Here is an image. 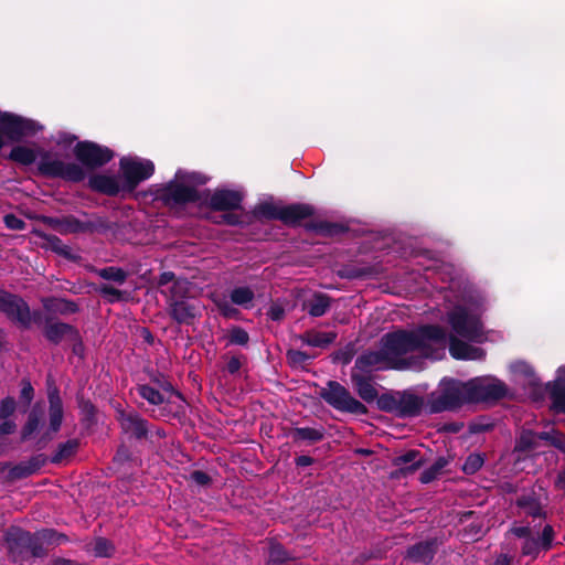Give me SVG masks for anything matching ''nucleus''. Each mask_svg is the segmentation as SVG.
Returning <instances> with one entry per match:
<instances>
[{"label":"nucleus","mask_w":565,"mask_h":565,"mask_svg":"<svg viewBox=\"0 0 565 565\" xmlns=\"http://www.w3.org/2000/svg\"><path fill=\"white\" fill-rule=\"evenodd\" d=\"M484 310V298L480 294H469L447 315L451 328L449 337L441 327L431 324L391 332L382 338L379 350L361 354L353 369L365 373L387 369H420V359H443L447 347L457 360H481L484 351L459 338L476 343L488 340L481 321Z\"/></svg>","instance_id":"nucleus-1"},{"label":"nucleus","mask_w":565,"mask_h":565,"mask_svg":"<svg viewBox=\"0 0 565 565\" xmlns=\"http://www.w3.org/2000/svg\"><path fill=\"white\" fill-rule=\"evenodd\" d=\"M207 182V177L199 172L178 170L174 179L166 184L158 196L167 205H178L188 202H195L200 205H207L217 211H230L239 207L242 196L236 191L216 190L210 193L200 190L199 186Z\"/></svg>","instance_id":"nucleus-2"},{"label":"nucleus","mask_w":565,"mask_h":565,"mask_svg":"<svg viewBox=\"0 0 565 565\" xmlns=\"http://www.w3.org/2000/svg\"><path fill=\"white\" fill-rule=\"evenodd\" d=\"M65 541V535L57 534L53 530H43L33 536L20 529H11L7 534L8 548L14 557H23L25 552H30L34 557H40L44 555L41 545L43 542L60 544Z\"/></svg>","instance_id":"nucleus-3"},{"label":"nucleus","mask_w":565,"mask_h":565,"mask_svg":"<svg viewBox=\"0 0 565 565\" xmlns=\"http://www.w3.org/2000/svg\"><path fill=\"white\" fill-rule=\"evenodd\" d=\"M463 404H467L463 382L445 377L427 396L426 409L429 414H436L455 411Z\"/></svg>","instance_id":"nucleus-4"},{"label":"nucleus","mask_w":565,"mask_h":565,"mask_svg":"<svg viewBox=\"0 0 565 565\" xmlns=\"http://www.w3.org/2000/svg\"><path fill=\"white\" fill-rule=\"evenodd\" d=\"M463 386L467 404L497 401L508 392L502 381L491 376L475 377L463 382Z\"/></svg>","instance_id":"nucleus-5"},{"label":"nucleus","mask_w":565,"mask_h":565,"mask_svg":"<svg viewBox=\"0 0 565 565\" xmlns=\"http://www.w3.org/2000/svg\"><path fill=\"white\" fill-rule=\"evenodd\" d=\"M119 167L127 193H132L140 182L149 179L154 172L152 161L140 158L124 157Z\"/></svg>","instance_id":"nucleus-6"},{"label":"nucleus","mask_w":565,"mask_h":565,"mask_svg":"<svg viewBox=\"0 0 565 565\" xmlns=\"http://www.w3.org/2000/svg\"><path fill=\"white\" fill-rule=\"evenodd\" d=\"M321 396L329 405L338 411L356 415H362L367 412L366 407L338 382H329L327 387L321 392Z\"/></svg>","instance_id":"nucleus-7"},{"label":"nucleus","mask_w":565,"mask_h":565,"mask_svg":"<svg viewBox=\"0 0 565 565\" xmlns=\"http://www.w3.org/2000/svg\"><path fill=\"white\" fill-rule=\"evenodd\" d=\"M39 169L45 175L58 177L67 181L79 182L85 179V171L79 164L64 162L52 157L49 152L41 157Z\"/></svg>","instance_id":"nucleus-8"},{"label":"nucleus","mask_w":565,"mask_h":565,"mask_svg":"<svg viewBox=\"0 0 565 565\" xmlns=\"http://www.w3.org/2000/svg\"><path fill=\"white\" fill-rule=\"evenodd\" d=\"M0 128L11 140H20L24 136L34 135L42 127L34 120L0 111ZM4 146L3 136L0 134V149Z\"/></svg>","instance_id":"nucleus-9"},{"label":"nucleus","mask_w":565,"mask_h":565,"mask_svg":"<svg viewBox=\"0 0 565 565\" xmlns=\"http://www.w3.org/2000/svg\"><path fill=\"white\" fill-rule=\"evenodd\" d=\"M0 311L23 328H29L32 315L28 303L20 297L0 290Z\"/></svg>","instance_id":"nucleus-10"},{"label":"nucleus","mask_w":565,"mask_h":565,"mask_svg":"<svg viewBox=\"0 0 565 565\" xmlns=\"http://www.w3.org/2000/svg\"><path fill=\"white\" fill-rule=\"evenodd\" d=\"M74 153L77 160L88 168L100 167L114 157V152L109 148L89 141L78 142Z\"/></svg>","instance_id":"nucleus-11"},{"label":"nucleus","mask_w":565,"mask_h":565,"mask_svg":"<svg viewBox=\"0 0 565 565\" xmlns=\"http://www.w3.org/2000/svg\"><path fill=\"white\" fill-rule=\"evenodd\" d=\"M539 440L550 441L556 448L565 450V437L555 430L541 434H536L531 430H524L518 440L516 449L520 451L534 449Z\"/></svg>","instance_id":"nucleus-12"},{"label":"nucleus","mask_w":565,"mask_h":565,"mask_svg":"<svg viewBox=\"0 0 565 565\" xmlns=\"http://www.w3.org/2000/svg\"><path fill=\"white\" fill-rule=\"evenodd\" d=\"M88 183L93 190L102 192L107 195L127 193V191L124 188L122 178H119L117 175L95 174L89 178Z\"/></svg>","instance_id":"nucleus-13"},{"label":"nucleus","mask_w":565,"mask_h":565,"mask_svg":"<svg viewBox=\"0 0 565 565\" xmlns=\"http://www.w3.org/2000/svg\"><path fill=\"white\" fill-rule=\"evenodd\" d=\"M367 373L352 370L351 381L359 396L366 403H371L377 397V390L372 380L366 376Z\"/></svg>","instance_id":"nucleus-14"},{"label":"nucleus","mask_w":565,"mask_h":565,"mask_svg":"<svg viewBox=\"0 0 565 565\" xmlns=\"http://www.w3.org/2000/svg\"><path fill=\"white\" fill-rule=\"evenodd\" d=\"M424 406L426 407V404L422 397L411 393L399 394L397 415L401 417H415L422 413Z\"/></svg>","instance_id":"nucleus-15"},{"label":"nucleus","mask_w":565,"mask_h":565,"mask_svg":"<svg viewBox=\"0 0 565 565\" xmlns=\"http://www.w3.org/2000/svg\"><path fill=\"white\" fill-rule=\"evenodd\" d=\"M550 394L553 409L565 414V366L557 370L556 379L551 384Z\"/></svg>","instance_id":"nucleus-16"},{"label":"nucleus","mask_w":565,"mask_h":565,"mask_svg":"<svg viewBox=\"0 0 565 565\" xmlns=\"http://www.w3.org/2000/svg\"><path fill=\"white\" fill-rule=\"evenodd\" d=\"M312 214L313 209L308 204L282 205L280 221L285 224L295 225Z\"/></svg>","instance_id":"nucleus-17"},{"label":"nucleus","mask_w":565,"mask_h":565,"mask_svg":"<svg viewBox=\"0 0 565 565\" xmlns=\"http://www.w3.org/2000/svg\"><path fill=\"white\" fill-rule=\"evenodd\" d=\"M160 287H164L172 284L169 290H162L163 294L169 295V298H182L188 290V282L185 280H175L174 274L171 271H164L160 275L159 281Z\"/></svg>","instance_id":"nucleus-18"},{"label":"nucleus","mask_w":565,"mask_h":565,"mask_svg":"<svg viewBox=\"0 0 565 565\" xmlns=\"http://www.w3.org/2000/svg\"><path fill=\"white\" fill-rule=\"evenodd\" d=\"M180 298H174L170 300V315L171 317L179 323H190V321L195 317V308L188 303L186 301L179 300Z\"/></svg>","instance_id":"nucleus-19"},{"label":"nucleus","mask_w":565,"mask_h":565,"mask_svg":"<svg viewBox=\"0 0 565 565\" xmlns=\"http://www.w3.org/2000/svg\"><path fill=\"white\" fill-rule=\"evenodd\" d=\"M436 553V541L420 542L407 551V556L414 562L428 564Z\"/></svg>","instance_id":"nucleus-20"},{"label":"nucleus","mask_w":565,"mask_h":565,"mask_svg":"<svg viewBox=\"0 0 565 565\" xmlns=\"http://www.w3.org/2000/svg\"><path fill=\"white\" fill-rule=\"evenodd\" d=\"M137 391L139 395L148 401L152 405H160L164 403L166 401V394L173 393V390L170 385H167L162 388V391H159L150 385H139L137 387Z\"/></svg>","instance_id":"nucleus-21"},{"label":"nucleus","mask_w":565,"mask_h":565,"mask_svg":"<svg viewBox=\"0 0 565 565\" xmlns=\"http://www.w3.org/2000/svg\"><path fill=\"white\" fill-rule=\"evenodd\" d=\"M50 402V429L52 433H56L62 424L63 418V407L62 402L56 392H51L49 394Z\"/></svg>","instance_id":"nucleus-22"},{"label":"nucleus","mask_w":565,"mask_h":565,"mask_svg":"<svg viewBox=\"0 0 565 565\" xmlns=\"http://www.w3.org/2000/svg\"><path fill=\"white\" fill-rule=\"evenodd\" d=\"M120 422L125 430L132 431L137 437H142L147 433L146 422L137 414L120 413Z\"/></svg>","instance_id":"nucleus-23"},{"label":"nucleus","mask_w":565,"mask_h":565,"mask_svg":"<svg viewBox=\"0 0 565 565\" xmlns=\"http://www.w3.org/2000/svg\"><path fill=\"white\" fill-rule=\"evenodd\" d=\"M36 151L25 146L14 147L9 156L11 160L24 166L33 163L36 160Z\"/></svg>","instance_id":"nucleus-24"},{"label":"nucleus","mask_w":565,"mask_h":565,"mask_svg":"<svg viewBox=\"0 0 565 565\" xmlns=\"http://www.w3.org/2000/svg\"><path fill=\"white\" fill-rule=\"evenodd\" d=\"M335 339L332 332H308L303 340L310 347L326 348L331 344Z\"/></svg>","instance_id":"nucleus-25"},{"label":"nucleus","mask_w":565,"mask_h":565,"mask_svg":"<svg viewBox=\"0 0 565 565\" xmlns=\"http://www.w3.org/2000/svg\"><path fill=\"white\" fill-rule=\"evenodd\" d=\"M231 301L237 306L249 308L254 300V291L248 287H236L231 291Z\"/></svg>","instance_id":"nucleus-26"},{"label":"nucleus","mask_w":565,"mask_h":565,"mask_svg":"<svg viewBox=\"0 0 565 565\" xmlns=\"http://www.w3.org/2000/svg\"><path fill=\"white\" fill-rule=\"evenodd\" d=\"M395 463L405 471H414L420 466L422 458H419L418 451L409 450L406 454L398 456L395 459Z\"/></svg>","instance_id":"nucleus-27"},{"label":"nucleus","mask_w":565,"mask_h":565,"mask_svg":"<svg viewBox=\"0 0 565 565\" xmlns=\"http://www.w3.org/2000/svg\"><path fill=\"white\" fill-rule=\"evenodd\" d=\"M330 307L329 298L324 295H316L308 305V311L312 317L323 316Z\"/></svg>","instance_id":"nucleus-28"},{"label":"nucleus","mask_w":565,"mask_h":565,"mask_svg":"<svg viewBox=\"0 0 565 565\" xmlns=\"http://www.w3.org/2000/svg\"><path fill=\"white\" fill-rule=\"evenodd\" d=\"M296 440H308L310 443L319 441L323 438V431L318 428L300 427L294 431Z\"/></svg>","instance_id":"nucleus-29"},{"label":"nucleus","mask_w":565,"mask_h":565,"mask_svg":"<svg viewBox=\"0 0 565 565\" xmlns=\"http://www.w3.org/2000/svg\"><path fill=\"white\" fill-rule=\"evenodd\" d=\"M71 331L72 328L66 323H52L47 326L45 335L50 341L57 343Z\"/></svg>","instance_id":"nucleus-30"},{"label":"nucleus","mask_w":565,"mask_h":565,"mask_svg":"<svg viewBox=\"0 0 565 565\" xmlns=\"http://www.w3.org/2000/svg\"><path fill=\"white\" fill-rule=\"evenodd\" d=\"M282 205L263 203L256 207V214L269 220H280Z\"/></svg>","instance_id":"nucleus-31"},{"label":"nucleus","mask_w":565,"mask_h":565,"mask_svg":"<svg viewBox=\"0 0 565 565\" xmlns=\"http://www.w3.org/2000/svg\"><path fill=\"white\" fill-rule=\"evenodd\" d=\"M77 446L78 444L76 440H67L58 446L57 451L52 457V462L58 463L62 462L64 459L71 457L75 452Z\"/></svg>","instance_id":"nucleus-32"},{"label":"nucleus","mask_w":565,"mask_h":565,"mask_svg":"<svg viewBox=\"0 0 565 565\" xmlns=\"http://www.w3.org/2000/svg\"><path fill=\"white\" fill-rule=\"evenodd\" d=\"M98 275L107 280H113L118 284H122L127 278V273L121 268L106 267L98 271Z\"/></svg>","instance_id":"nucleus-33"},{"label":"nucleus","mask_w":565,"mask_h":565,"mask_svg":"<svg viewBox=\"0 0 565 565\" xmlns=\"http://www.w3.org/2000/svg\"><path fill=\"white\" fill-rule=\"evenodd\" d=\"M92 551L97 557H110L114 553V546L108 540L98 537L95 541Z\"/></svg>","instance_id":"nucleus-34"},{"label":"nucleus","mask_w":565,"mask_h":565,"mask_svg":"<svg viewBox=\"0 0 565 565\" xmlns=\"http://www.w3.org/2000/svg\"><path fill=\"white\" fill-rule=\"evenodd\" d=\"M287 559V553L280 544H271L268 552V563L278 565Z\"/></svg>","instance_id":"nucleus-35"},{"label":"nucleus","mask_w":565,"mask_h":565,"mask_svg":"<svg viewBox=\"0 0 565 565\" xmlns=\"http://www.w3.org/2000/svg\"><path fill=\"white\" fill-rule=\"evenodd\" d=\"M228 338H230L231 344H237V345H246L249 340L248 333L239 327H234L230 331Z\"/></svg>","instance_id":"nucleus-36"},{"label":"nucleus","mask_w":565,"mask_h":565,"mask_svg":"<svg viewBox=\"0 0 565 565\" xmlns=\"http://www.w3.org/2000/svg\"><path fill=\"white\" fill-rule=\"evenodd\" d=\"M380 408L386 412H392L397 415L398 409V395H383L379 399Z\"/></svg>","instance_id":"nucleus-37"},{"label":"nucleus","mask_w":565,"mask_h":565,"mask_svg":"<svg viewBox=\"0 0 565 565\" xmlns=\"http://www.w3.org/2000/svg\"><path fill=\"white\" fill-rule=\"evenodd\" d=\"M482 463L483 459L480 455H470L463 463V471L466 473H475L477 470L481 468Z\"/></svg>","instance_id":"nucleus-38"},{"label":"nucleus","mask_w":565,"mask_h":565,"mask_svg":"<svg viewBox=\"0 0 565 565\" xmlns=\"http://www.w3.org/2000/svg\"><path fill=\"white\" fill-rule=\"evenodd\" d=\"M541 550H543L541 543L535 537H526L522 546L524 555L536 556Z\"/></svg>","instance_id":"nucleus-39"},{"label":"nucleus","mask_w":565,"mask_h":565,"mask_svg":"<svg viewBox=\"0 0 565 565\" xmlns=\"http://www.w3.org/2000/svg\"><path fill=\"white\" fill-rule=\"evenodd\" d=\"M46 241H47V244L56 253L61 254V255H65V256H68L70 255V247L64 245L62 243V241L54 236V235H50L46 237Z\"/></svg>","instance_id":"nucleus-40"},{"label":"nucleus","mask_w":565,"mask_h":565,"mask_svg":"<svg viewBox=\"0 0 565 565\" xmlns=\"http://www.w3.org/2000/svg\"><path fill=\"white\" fill-rule=\"evenodd\" d=\"M214 301L224 317L234 318L238 315L237 309H235L226 299H215Z\"/></svg>","instance_id":"nucleus-41"},{"label":"nucleus","mask_w":565,"mask_h":565,"mask_svg":"<svg viewBox=\"0 0 565 565\" xmlns=\"http://www.w3.org/2000/svg\"><path fill=\"white\" fill-rule=\"evenodd\" d=\"M4 224L8 228L14 230V231H22L25 228V222L15 216L14 214H7L3 217Z\"/></svg>","instance_id":"nucleus-42"},{"label":"nucleus","mask_w":565,"mask_h":565,"mask_svg":"<svg viewBox=\"0 0 565 565\" xmlns=\"http://www.w3.org/2000/svg\"><path fill=\"white\" fill-rule=\"evenodd\" d=\"M39 423V417L35 414H31L22 429V439H28L38 429Z\"/></svg>","instance_id":"nucleus-43"},{"label":"nucleus","mask_w":565,"mask_h":565,"mask_svg":"<svg viewBox=\"0 0 565 565\" xmlns=\"http://www.w3.org/2000/svg\"><path fill=\"white\" fill-rule=\"evenodd\" d=\"M444 465L443 463H435L430 468L426 469L422 475H420V481L423 483H429L431 482L437 476L438 473L440 472V470L443 469Z\"/></svg>","instance_id":"nucleus-44"},{"label":"nucleus","mask_w":565,"mask_h":565,"mask_svg":"<svg viewBox=\"0 0 565 565\" xmlns=\"http://www.w3.org/2000/svg\"><path fill=\"white\" fill-rule=\"evenodd\" d=\"M15 409V402L11 397L4 398L0 404V418H9Z\"/></svg>","instance_id":"nucleus-45"},{"label":"nucleus","mask_w":565,"mask_h":565,"mask_svg":"<svg viewBox=\"0 0 565 565\" xmlns=\"http://www.w3.org/2000/svg\"><path fill=\"white\" fill-rule=\"evenodd\" d=\"M99 290L104 296L109 297L110 301L120 300L121 296H122V292L120 290H118L109 285H102Z\"/></svg>","instance_id":"nucleus-46"},{"label":"nucleus","mask_w":565,"mask_h":565,"mask_svg":"<svg viewBox=\"0 0 565 565\" xmlns=\"http://www.w3.org/2000/svg\"><path fill=\"white\" fill-rule=\"evenodd\" d=\"M541 543L543 550H547L551 546L553 540V529L550 525H546L543 529L541 539H537Z\"/></svg>","instance_id":"nucleus-47"},{"label":"nucleus","mask_w":565,"mask_h":565,"mask_svg":"<svg viewBox=\"0 0 565 565\" xmlns=\"http://www.w3.org/2000/svg\"><path fill=\"white\" fill-rule=\"evenodd\" d=\"M21 398L30 403L33 398V387L29 381L22 382Z\"/></svg>","instance_id":"nucleus-48"},{"label":"nucleus","mask_w":565,"mask_h":565,"mask_svg":"<svg viewBox=\"0 0 565 565\" xmlns=\"http://www.w3.org/2000/svg\"><path fill=\"white\" fill-rule=\"evenodd\" d=\"M191 479L200 486H205L210 481V477L205 472L200 470L193 471L191 473Z\"/></svg>","instance_id":"nucleus-49"},{"label":"nucleus","mask_w":565,"mask_h":565,"mask_svg":"<svg viewBox=\"0 0 565 565\" xmlns=\"http://www.w3.org/2000/svg\"><path fill=\"white\" fill-rule=\"evenodd\" d=\"M3 422L0 424V435H9L15 430V424L9 418H2Z\"/></svg>","instance_id":"nucleus-50"},{"label":"nucleus","mask_w":565,"mask_h":565,"mask_svg":"<svg viewBox=\"0 0 565 565\" xmlns=\"http://www.w3.org/2000/svg\"><path fill=\"white\" fill-rule=\"evenodd\" d=\"M268 316L270 317L271 320H280L284 317V309L280 308L279 306H271L268 311Z\"/></svg>","instance_id":"nucleus-51"},{"label":"nucleus","mask_w":565,"mask_h":565,"mask_svg":"<svg viewBox=\"0 0 565 565\" xmlns=\"http://www.w3.org/2000/svg\"><path fill=\"white\" fill-rule=\"evenodd\" d=\"M226 369L231 374L238 372V370L241 369L239 359L236 356L231 358L230 361L227 362Z\"/></svg>","instance_id":"nucleus-52"},{"label":"nucleus","mask_w":565,"mask_h":565,"mask_svg":"<svg viewBox=\"0 0 565 565\" xmlns=\"http://www.w3.org/2000/svg\"><path fill=\"white\" fill-rule=\"evenodd\" d=\"M512 370H513L514 372H520V373H523V374H525V375H530V374H532V370H531V367H530L527 364L523 363V362L514 363V364L512 365Z\"/></svg>","instance_id":"nucleus-53"},{"label":"nucleus","mask_w":565,"mask_h":565,"mask_svg":"<svg viewBox=\"0 0 565 565\" xmlns=\"http://www.w3.org/2000/svg\"><path fill=\"white\" fill-rule=\"evenodd\" d=\"M511 531L518 537H525L526 539L527 535L530 534V529L526 527V526L513 527Z\"/></svg>","instance_id":"nucleus-54"},{"label":"nucleus","mask_w":565,"mask_h":565,"mask_svg":"<svg viewBox=\"0 0 565 565\" xmlns=\"http://www.w3.org/2000/svg\"><path fill=\"white\" fill-rule=\"evenodd\" d=\"M76 139L75 136H71V135H66V134H61L57 138V143L61 145V143H72L74 140Z\"/></svg>","instance_id":"nucleus-55"},{"label":"nucleus","mask_w":565,"mask_h":565,"mask_svg":"<svg viewBox=\"0 0 565 565\" xmlns=\"http://www.w3.org/2000/svg\"><path fill=\"white\" fill-rule=\"evenodd\" d=\"M296 463H297V466H300V467L310 466L312 463V458H310L309 456H299L296 459Z\"/></svg>","instance_id":"nucleus-56"},{"label":"nucleus","mask_w":565,"mask_h":565,"mask_svg":"<svg viewBox=\"0 0 565 565\" xmlns=\"http://www.w3.org/2000/svg\"><path fill=\"white\" fill-rule=\"evenodd\" d=\"M556 487L559 489H565V470L558 475Z\"/></svg>","instance_id":"nucleus-57"},{"label":"nucleus","mask_w":565,"mask_h":565,"mask_svg":"<svg viewBox=\"0 0 565 565\" xmlns=\"http://www.w3.org/2000/svg\"><path fill=\"white\" fill-rule=\"evenodd\" d=\"M494 565H510V561L505 555H501L497 558Z\"/></svg>","instance_id":"nucleus-58"},{"label":"nucleus","mask_w":565,"mask_h":565,"mask_svg":"<svg viewBox=\"0 0 565 565\" xmlns=\"http://www.w3.org/2000/svg\"><path fill=\"white\" fill-rule=\"evenodd\" d=\"M124 455H125V454H124V451H122V450H119V451L117 452L116 459H120Z\"/></svg>","instance_id":"nucleus-59"}]
</instances>
